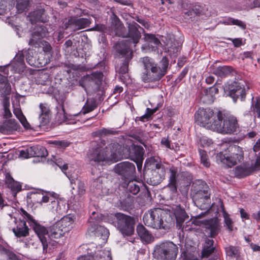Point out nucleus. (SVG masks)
<instances>
[{
  "instance_id": "nucleus-54",
  "label": "nucleus",
  "mask_w": 260,
  "mask_h": 260,
  "mask_svg": "<svg viewBox=\"0 0 260 260\" xmlns=\"http://www.w3.org/2000/svg\"><path fill=\"white\" fill-rule=\"evenodd\" d=\"M214 247H204L202 250V255L203 257H207L211 254L214 251Z\"/></svg>"
},
{
  "instance_id": "nucleus-16",
  "label": "nucleus",
  "mask_w": 260,
  "mask_h": 260,
  "mask_svg": "<svg viewBox=\"0 0 260 260\" xmlns=\"http://www.w3.org/2000/svg\"><path fill=\"white\" fill-rule=\"evenodd\" d=\"M146 164L147 165H150L151 166V168H155L156 170H154V173H159L158 177L155 176L156 178V181L154 184L159 183L165 177V170L163 166L158 160L157 159H155L154 157H151L149 159H147Z\"/></svg>"
},
{
  "instance_id": "nucleus-18",
  "label": "nucleus",
  "mask_w": 260,
  "mask_h": 260,
  "mask_svg": "<svg viewBox=\"0 0 260 260\" xmlns=\"http://www.w3.org/2000/svg\"><path fill=\"white\" fill-rule=\"evenodd\" d=\"M9 67L14 73H21L24 71L25 65L24 61V55L22 53L19 52L16 55L9 65Z\"/></svg>"
},
{
  "instance_id": "nucleus-32",
  "label": "nucleus",
  "mask_w": 260,
  "mask_h": 260,
  "mask_svg": "<svg viewBox=\"0 0 260 260\" xmlns=\"http://www.w3.org/2000/svg\"><path fill=\"white\" fill-rule=\"evenodd\" d=\"M137 232L141 239L149 242L152 240V236L149 231L142 224H139L137 227Z\"/></svg>"
},
{
  "instance_id": "nucleus-1",
  "label": "nucleus",
  "mask_w": 260,
  "mask_h": 260,
  "mask_svg": "<svg viewBox=\"0 0 260 260\" xmlns=\"http://www.w3.org/2000/svg\"><path fill=\"white\" fill-rule=\"evenodd\" d=\"M145 224L153 229L168 231L174 224L171 214L160 208L148 210L143 216Z\"/></svg>"
},
{
  "instance_id": "nucleus-11",
  "label": "nucleus",
  "mask_w": 260,
  "mask_h": 260,
  "mask_svg": "<svg viewBox=\"0 0 260 260\" xmlns=\"http://www.w3.org/2000/svg\"><path fill=\"white\" fill-rule=\"evenodd\" d=\"M154 253L161 260H175L178 247L172 242L162 243L155 247Z\"/></svg>"
},
{
  "instance_id": "nucleus-27",
  "label": "nucleus",
  "mask_w": 260,
  "mask_h": 260,
  "mask_svg": "<svg viewBox=\"0 0 260 260\" xmlns=\"http://www.w3.org/2000/svg\"><path fill=\"white\" fill-rule=\"evenodd\" d=\"M235 73L234 69L230 66H220L213 70V73L220 77H225Z\"/></svg>"
},
{
  "instance_id": "nucleus-33",
  "label": "nucleus",
  "mask_w": 260,
  "mask_h": 260,
  "mask_svg": "<svg viewBox=\"0 0 260 260\" xmlns=\"http://www.w3.org/2000/svg\"><path fill=\"white\" fill-rule=\"evenodd\" d=\"M40 108L41 111V114L39 117L40 121L42 124L45 125L49 122L50 110L46 104H40Z\"/></svg>"
},
{
  "instance_id": "nucleus-50",
  "label": "nucleus",
  "mask_w": 260,
  "mask_h": 260,
  "mask_svg": "<svg viewBox=\"0 0 260 260\" xmlns=\"http://www.w3.org/2000/svg\"><path fill=\"white\" fill-rule=\"evenodd\" d=\"M253 111L256 113L257 117H260V100L256 98L255 101H253L252 105Z\"/></svg>"
},
{
  "instance_id": "nucleus-29",
  "label": "nucleus",
  "mask_w": 260,
  "mask_h": 260,
  "mask_svg": "<svg viewBox=\"0 0 260 260\" xmlns=\"http://www.w3.org/2000/svg\"><path fill=\"white\" fill-rule=\"evenodd\" d=\"M44 11L43 9H40L37 10L29 14V20L31 23H34L37 21L44 22L46 21V19L44 18Z\"/></svg>"
},
{
  "instance_id": "nucleus-31",
  "label": "nucleus",
  "mask_w": 260,
  "mask_h": 260,
  "mask_svg": "<svg viewBox=\"0 0 260 260\" xmlns=\"http://www.w3.org/2000/svg\"><path fill=\"white\" fill-rule=\"evenodd\" d=\"M170 176L169 178V183L168 186L173 192L177 191V181L176 174L177 172V169L174 167H171L170 168Z\"/></svg>"
},
{
  "instance_id": "nucleus-2",
  "label": "nucleus",
  "mask_w": 260,
  "mask_h": 260,
  "mask_svg": "<svg viewBox=\"0 0 260 260\" xmlns=\"http://www.w3.org/2000/svg\"><path fill=\"white\" fill-rule=\"evenodd\" d=\"M105 144L100 145L88 154L89 162L95 165L107 159H116L122 156L123 147L117 143H113L104 147Z\"/></svg>"
},
{
  "instance_id": "nucleus-52",
  "label": "nucleus",
  "mask_w": 260,
  "mask_h": 260,
  "mask_svg": "<svg viewBox=\"0 0 260 260\" xmlns=\"http://www.w3.org/2000/svg\"><path fill=\"white\" fill-rule=\"evenodd\" d=\"M50 196L52 197V198H56L57 194L55 193L53 194L49 193L46 195H43L42 197L41 200L39 202V203L41 204L43 203H46L48 202L50 200H52L51 199H50Z\"/></svg>"
},
{
  "instance_id": "nucleus-40",
  "label": "nucleus",
  "mask_w": 260,
  "mask_h": 260,
  "mask_svg": "<svg viewBox=\"0 0 260 260\" xmlns=\"http://www.w3.org/2000/svg\"><path fill=\"white\" fill-rule=\"evenodd\" d=\"M31 0H16V7L19 13L26 11L29 7Z\"/></svg>"
},
{
  "instance_id": "nucleus-36",
  "label": "nucleus",
  "mask_w": 260,
  "mask_h": 260,
  "mask_svg": "<svg viewBox=\"0 0 260 260\" xmlns=\"http://www.w3.org/2000/svg\"><path fill=\"white\" fill-rule=\"evenodd\" d=\"M68 177L70 180L72 189H75V185L77 183L78 194L80 196L84 194L85 193V187L84 183L77 179H72L71 177Z\"/></svg>"
},
{
  "instance_id": "nucleus-24",
  "label": "nucleus",
  "mask_w": 260,
  "mask_h": 260,
  "mask_svg": "<svg viewBox=\"0 0 260 260\" xmlns=\"http://www.w3.org/2000/svg\"><path fill=\"white\" fill-rule=\"evenodd\" d=\"M103 78L102 73H95L91 76H88L84 79V82L85 84H89L91 86H95L96 88H98L102 83Z\"/></svg>"
},
{
  "instance_id": "nucleus-6",
  "label": "nucleus",
  "mask_w": 260,
  "mask_h": 260,
  "mask_svg": "<svg viewBox=\"0 0 260 260\" xmlns=\"http://www.w3.org/2000/svg\"><path fill=\"white\" fill-rule=\"evenodd\" d=\"M73 222V219L72 217L69 216H64L49 228L48 237L51 239L60 238L70 231V226Z\"/></svg>"
},
{
  "instance_id": "nucleus-60",
  "label": "nucleus",
  "mask_w": 260,
  "mask_h": 260,
  "mask_svg": "<svg viewBox=\"0 0 260 260\" xmlns=\"http://www.w3.org/2000/svg\"><path fill=\"white\" fill-rule=\"evenodd\" d=\"M209 92L211 94V99L209 101L207 102L208 104L212 103L213 101L212 94H215L218 92V89L216 86H214L209 88Z\"/></svg>"
},
{
  "instance_id": "nucleus-57",
  "label": "nucleus",
  "mask_w": 260,
  "mask_h": 260,
  "mask_svg": "<svg viewBox=\"0 0 260 260\" xmlns=\"http://www.w3.org/2000/svg\"><path fill=\"white\" fill-rule=\"evenodd\" d=\"M50 143L53 144L59 148H66L69 145V143L63 141H54L51 142Z\"/></svg>"
},
{
  "instance_id": "nucleus-22",
  "label": "nucleus",
  "mask_w": 260,
  "mask_h": 260,
  "mask_svg": "<svg viewBox=\"0 0 260 260\" xmlns=\"http://www.w3.org/2000/svg\"><path fill=\"white\" fill-rule=\"evenodd\" d=\"M78 260H112L111 253L109 250L100 251L95 256L87 255L80 257Z\"/></svg>"
},
{
  "instance_id": "nucleus-44",
  "label": "nucleus",
  "mask_w": 260,
  "mask_h": 260,
  "mask_svg": "<svg viewBox=\"0 0 260 260\" xmlns=\"http://www.w3.org/2000/svg\"><path fill=\"white\" fill-rule=\"evenodd\" d=\"M233 94V96H230L233 99L234 102H236L238 99H240L241 100H243L245 96V92L244 87L241 86V87L238 88L236 92H235Z\"/></svg>"
},
{
  "instance_id": "nucleus-19",
  "label": "nucleus",
  "mask_w": 260,
  "mask_h": 260,
  "mask_svg": "<svg viewBox=\"0 0 260 260\" xmlns=\"http://www.w3.org/2000/svg\"><path fill=\"white\" fill-rule=\"evenodd\" d=\"M16 226L12 230L17 237H26L29 234V228L24 220H19L15 222Z\"/></svg>"
},
{
  "instance_id": "nucleus-4",
  "label": "nucleus",
  "mask_w": 260,
  "mask_h": 260,
  "mask_svg": "<svg viewBox=\"0 0 260 260\" xmlns=\"http://www.w3.org/2000/svg\"><path fill=\"white\" fill-rule=\"evenodd\" d=\"M217 121L213 131L224 134H231L237 131L238 125L236 118L220 111L217 113Z\"/></svg>"
},
{
  "instance_id": "nucleus-25",
  "label": "nucleus",
  "mask_w": 260,
  "mask_h": 260,
  "mask_svg": "<svg viewBox=\"0 0 260 260\" xmlns=\"http://www.w3.org/2000/svg\"><path fill=\"white\" fill-rule=\"evenodd\" d=\"M11 86L7 77L0 74V97L10 94Z\"/></svg>"
},
{
  "instance_id": "nucleus-45",
  "label": "nucleus",
  "mask_w": 260,
  "mask_h": 260,
  "mask_svg": "<svg viewBox=\"0 0 260 260\" xmlns=\"http://www.w3.org/2000/svg\"><path fill=\"white\" fill-rule=\"evenodd\" d=\"M225 251L227 255L230 257H237L239 253L238 249L233 246L225 247Z\"/></svg>"
},
{
  "instance_id": "nucleus-20",
  "label": "nucleus",
  "mask_w": 260,
  "mask_h": 260,
  "mask_svg": "<svg viewBox=\"0 0 260 260\" xmlns=\"http://www.w3.org/2000/svg\"><path fill=\"white\" fill-rule=\"evenodd\" d=\"M19 125L15 120L5 121L0 125V133L4 134H8L17 131Z\"/></svg>"
},
{
  "instance_id": "nucleus-5",
  "label": "nucleus",
  "mask_w": 260,
  "mask_h": 260,
  "mask_svg": "<svg viewBox=\"0 0 260 260\" xmlns=\"http://www.w3.org/2000/svg\"><path fill=\"white\" fill-rule=\"evenodd\" d=\"M128 32H124V27L119 18L115 15H113V19L112 21V26L116 31V34L122 37H128L132 39L134 44L139 42L141 37L140 32L138 30L140 26L135 22L127 23Z\"/></svg>"
},
{
  "instance_id": "nucleus-34",
  "label": "nucleus",
  "mask_w": 260,
  "mask_h": 260,
  "mask_svg": "<svg viewBox=\"0 0 260 260\" xmlns=\"http://www.w3.org/2000/svg\"><path fill=\"white\" fill-rule=\"evenodd\" d=\"M145 39L147 42L148 46L151 47L152 50H155L161 45L159 40L152 34H145Z\"/></svg>"
},
{
  "instance_id": "nucleus-7",
  "label": "nucleus",
  "mask_w": 260,
  "mask_h": 260,
  "mask_svg": "<svg viewBox=\"0 0 260 260\" xmlns=\"http://www.w3.org/2000/svg\"><path fill=\"white\" fill-rule=\"evenodd\" d=\"M141 61L145 70L142 75V79L145 82H153L161 79L157 64L153 60L148 57L141 58Z\"/></svg>"
},
{
  "instance_id": "nucleus-21",
  "label": "nucleus",
  "mask_w": 260,
  "mask_h": 260,
  "mask_svg": "<svg viewBox=\"0 0 260 260\" xmlns=\"http://www.w3.org/2000/svg\"><path fill=\"white\" fill-rule=\"evenodd\" d=\"M173 210L176 218L177 226L179 229H181L183 223L188 218V216L186 214L184 209L182 208L180 206H175L173 208Z\"/></svg>"
},
{
  "instance_id": "nucleus-15",
  "label": "nucleus",
  "mask_w": 260,
  "mask_h": 260,
  "mask_svg": "<svg viewBox=\"0 0 260 260\" xmlns=\"http://www.w3.org/2000/svg\"><path fill=\"white\" fill-rule=\"evenodd\" d=\"M90 23V21L87 18H71L64 23L63 27L64 29L70 28L73 31H76L88 27Z\"/></svg>"
},
{
  "instance_id": "nucleus-62",
  "label": "nucleus",
  "mask_w": 260,
  "mask_h": 260,
  "mask_svg": "<svg viewBox=\"0 0 260 260\" xmlns=\"http://www.w3.org/2000/svg\"><path fill=\"white\" fill-rule=\"evenodd\" d=\"M29 53H28V55L26 57V60L29 64H30L31 66H37V64L35 61V58L34 57H30L29 56Z\"/></svg>"
},
{
  "instance_id": "nucleus-49",
  "label": "nucleus",
  "mask_w": 260,
  "mask_h": 260,
  "mask_svg": "<svg viewBox=\"0 0 260 260\" xmlns=\"http://www.w3.org/2000/svg\"><path fill=\"white\" fill-rule=\"evenodd\" d=\"M199 152H200L201 162L206 167H209L210 166V162L208 160L206 152L205 151L202 150H200Z\"/></svg>"
},
{
  "instance_id": "nucleus-14",
  "label": "nucleus",
  "mask_w": 260,
  "mask_h": 260,
  "mask_svg": "<svg viewBox=\"0 0 260 260\" xmlns=\"http://www.w3.org/2000/svg\"><path fill=\"white\" fill-rule=\"evenodd\" d=\"M47 34V30L44 25H37L31 34L29 44L36 47L40 46V44L42 43V39L46 37Z\"/></svg>"
},
{
  "instance_id": "nucleus-43",
  "label": "nucleus",
  "mask_w": 260,
  "mask_h": 260,
  "mask_svg": "<svg viewBox=\"0 0 260 260\" xmlns=\"http://www.w3.org/2000/svg\"><path fill=\"white\" fill-rule=\"evenodd\" d=\"M138 182L134 180L129 181L127 184V189L134 194H137L140 191V187Z\"/></svg>"
},
{
  "instance_id": "nucleus-56",
  "label": "nucleus",
  "mask_w": 260,
  "mask_h": 260,
  "mask_svg": "<svg viewBox=\"0 0 260 260\" xmlns=\"http://www.w3.org/2000/svg\"><path fill=\"white\" fill-rule=\"evenodd\" d=\"M229 21L230 22L229 23H231L232 24L238 25L243 29L245 28V24L239 20L230 18Z\"/></svg>"
},
{
  "instance_id": "nucleus-42",
  "label": "nucleus",
  "mask_w": 260,
  "mask_h": 260,
  "mask_svg": "<svg viewBox=\"0 0 260 260\" xmlns=\"http://www.w3.org/2000/svg\"><path fill=\"white\" fill-rule=\"evenodd\" d=\"M168 64V59L166 57H163L160 62V67L158 68L159 74H161V78L166 74Z\"/></svg>"
},
{
  "instance_id": "nucleus-47",
  "label": "nucleus",
  "mask_w": 260,
  "mask_h": 260,
  "mask_svg": "<svg viewBox=\"0 0 260 260\" xmlns=\"http://www.w3.org/2000/svg\"><path fill=\"white\" fill-rule=\"evenodd\" d=\"M3 107L4 110V117L5 118H8L12 116V113L9 109L10 103L8 100H5L3 102Z\"/></svg>"
},
{
  "instance_id": "nucleus-55",
  "label": "nucleus",
  "mask_w": 260,
  "mask_h": 260,
  "mask_svg": "<svg viewBox=\"0 0 260 260\" xmlns=\"http://www.w3.org/2000/svg\"><path fill=\"white\" fill-rule=\"evenodd\" d=\"M8 187L10 188L12 191L15 192L19 191L21 189V186L18 182L15 181L12 182V183Z\"/></svg>"
},
{
  "instance_id": "nucleus-35",
  "label": "nucleus",
  "mask_w": 260,
  "mask_h": 260,
  "mask_svg": "<svg viewBox=\"0 0 260 260\" xmlns=\"http://www.w3.org/2000/svg\"><path fill=\"white\" fill-rule=\"evenodd\" d=\"M206 9L200 5H195L191 10L187 12L185 14L192 18L195 16H200L205 14Z\"/></svg>"
},
{
  "instance_id": "nucleus-59",
  "label": "nucleus",
  "mask_w": 260,
  "mask_h": 260,
  "mask_svg": "<svg viewBox=\"0 0 260 260\" xmlns=\"http://www.w3.org/2000/svg\"><path fill=\"white\" fill-rule=\"evenodd\" d=\"M224 222L228 229L232 231V221L229 216V215L226 213L224 214Z\"/></svg>"
},
{
  "instance_id": "nucleus-48",
  "label": "nucleus",
  "mask_w": 260,
  "mask_h": 260,
  "mask_svg": "<svg viewBox=\"0 0 260 260\" xmlns=\"http://www.w3.org/2000/svg\"><path fill=\"white\" fill-rule=\"evenodd\" d=\"M158 109V107H156L155 108L152 109H150V108H147L146 113L144 115H143L142 116H141L140 117V120L143 121H145V119H146L147 120H148V119L151 117V116L153 113H154L155 112H156L157 111Z\"/></svg>"
},
{
  "instance_id": "nucleus-38",
  "label": "nucleus",
  "mask_w": 260,
  "mask_h": 260,
  "mask_svg": "<svg viewBox=\"0 0 260 260\" xmlns=\"http://www.w3.org/2000/svg\"><path fill=\"white\" fill-rule=\"evenodd\" d=\"M118 134V132L113 128H103L92 133L93 136L105 137L109 135H115Z\"/></svg>"
},
{
  "instance_id": "nucleus-39",
  "label": "nucleus",
  "mask_w": 260,
  "mask_h": 260,
  "mask_svg": "<svg viewBox=\"0 0 260 260\" xmlns=\"http://www.w3.org/2000/svg\"><path fill=\"white\" fill-rule=\"evenodd\" d=\"M96 107V102L94 99H88L83 107L82 113L83 114H85L87 113L92 111Z\"/></svg>"
},
{
  "instance_id": "nucleus-13",
  "label": "nucleus",
  "mask_w": 260,
  "mask_h": 260,
  "mask_svg": "<svg viewBox=\"0 0 260 260\" xmlns=\"http://www.w3.org/2000/svg\"><path fill=\"white\" fill-rule=\"evenodd\" d=\"M115 172L125 179L133 178L136 173L135 165L129 161L117 164L114 168Z\"/></svg>"
},
{
  "instance_id": "nucleus-64",
  "label": "nucleus",
  "mask_w": 260,
  "mask_h": 260,
  "mask_svg": "<svg viewBox=\"0 0 260 260\" xmlns=\"http://www.w3.org/2000/svg\"><path fill=\"white\" fill-rule=\"evenodd\" d=\"M15 180L11 176V175L9 174H7L6 175V183L8 186L10 184L12 183V182H14Z\"/></svg>"
},
{
  "instance_id": "nucleus-41",
  "label": "nucleus",
  "mask_w": 260,
  "mask_h": 260,
  "mask_svg": "<svg viewBox=\"0 0 260 260\" xmlns=\"http://www.w3.org/2000/svg\"><path fill=\"white\" fill-rule=\"evenodd\" d=\"M210 197V193L209 192V190H207L206 192L201 191V192L193 193L194 200L199 203L204 202L206 200L209 199Z\"/></svg>"
},
{
  "instance_id": "nucleus-9",
  "label": "nucleus",
  "mask_w": 260,
  "mask_h": 260,
  "mask_svg": "<svg viewBox=\"0 0 260 260\" xmlns=\"http://www.w3.org/2000/svg\"><path fill=\"white\" fill-rule=\"evenodd\" d=\"M229 149L230 155L220 153L217 155V160L228 167H231L243 159L244 154L242 148L238 145L230 146Z\"/></svg>"
},
{
  "instance_id": "nucleus-37",
  "label": "nucleus",
  "mask_w": 260,
  "mask_h": 260,
  "mask_svg": "<svg viewBox=\"0 0 260 260\" xmlns=\"http://www.w3.org/2000/svg\"><path fill=\"white\" fill-rule=\"evenodd\" d=\"M13 113L25 128H28L30 127V125L27 122L25 117L23 114L20 108H14Z\"/></svg>"
},
{
  "instance_id": "nucleus-17",
  "label": "nucleus",
  "mask_w": 260,
  "mask_h": 260,
  "mask_svg": "<svg viewBox=\"0 0 260 260\" xmlns=\"http://www.w3.org/2000/svg\"><path fill=\"white\" fill-rule=\"evenodd\" d=\"M205 232L208 237L214 238L220 232V228L218 220L213 218L206 221L205 224Z\"/></svg>"
},
{
  "instance_id": "nucleus-10",
  "label": "nucleus",
  "mask_w": 260,
  "mask_h": 260,
  "mask_svg": "<svg viewBox=\"0 0 260 260\" xmlns=\"http://www.w3.org/2000/svg\"><path fill=\"white\" fill-rule=\"evenodd\" d=\"M21 213L27 219L29 225L33 228L34 231L38 235L43 246V252H47L48 243H50V242H47L46 237L47 235H48V230H46L44 226L38 223L33 218L32 216L24 209H21Z\"/></svg>"
},
{
  "instance_id": "nucleus-30",
  "label": "nucleus",
  "mask_w": 260,
  "mask_h": 260,
  "mask_svg": "<svg viewBox=\"0 0 260 260\" xmlns=\"http://www.w3.org/2000/svg\"><path fill=\"white\" fill-rule=\"evenodd\" d=\"M209 187L206 183L202 180L194 181L192 185L191 191L193 193L201 192V191H207L209 190Z\"/></svg>"
},
{
  "instance_id": "nucleus-28",
  "label": "nucleus",
  "mask_w": 260,
  "mask_h": 260,
  "mask_svg": "<svg viewBox=\"0 0 260 260\" xmlns=\"http://www.w3.org/2000/svg\"><path fill=\"white\" fill-rule=\"evenodd\" d=\"M26 153L31 157H43L47 153L45 148L41 146H32L26 149Z\"/></svg>"
},
{
  "instance_id": "nucleus-3",
  "label": "nucleus",
  "mask_w": 260,
  "mask_h": 260,
  "mask_svg": "<svg viewBox=\"0 0 260 260\" xmlns=\"http://www.w3.org/2000/svg\"><path fill=\"white\" fill-rule=\"evenodd\" d=\"M108 221L116 227L123 236H131L134 233L135 221L131 216L116 213L109 216Z\"/></svg>"
},
{
  "instance_id": "nucleus-51",
  "label": "nucleus",
  "mask_w": 260,
  "mask_h": 260,
  "mask_svg": "<svg viewBox=\"0 0 260 260\" xmlns=\"http://www.w3.org/2000/svg\"><path fill=\"white\" fill-rule=\"evenodd\" d=\"M3 260H19L16 254L12 252L5 250Z\"/></svg>"
},
{
  "instance_id": "nucleus-53",
  "label": "nucleus",
  "mask_w": 260,
  "mask_h": 260,
  "mask_svg": "<svg viewBox=\"0 0 260 260\" xmlns=\"http://www.w3.org/2000/svg\"><path fill=\"white\" fill-rule=\"evenodd\" d=\"M199 143L203 147L209 146L212 143V140L205 136H203L200 139Z\"/></svg>"
},
{
  "instance_id": "nucleus-12",
  "label": "nucleus",
  "mask_w": 260,
  "mask_h": 260,
  "mask_svg": "<svg viewBox=\"0 0 260 260\" xmlns=\"http://www.w3.org/2000/svg\"><path fill=\"white\" fill-rule=\"evenodd\" d=\"M260 170V155L254 162L251 165L244 164L235 168V174L238 178L244 177L254 171Z\"/></svg>"
},
{
  "instance_id": "nucleus-8",
  "label": "nucleus",
  "mask_w": 260,
  "mask_h": 260,
  "mask_svg": "<svg viewBox=\"0 0 260 260\" xmlns=\"http://www.w3.org/2000/svg\"><path fill=\"white\" fill-rule=\"evenodd\" d=\"M217 113L210 108L199 109L195 115L197 122L201 126L214 131L217 121Z\"/></svg>"
},
{
  "instance_id": "nucleus-58",
  "label": "nucleus",
  "mask_w": 260,
  "mask_h": 260,
  "mask_svg": "<svg viewBox=\"0 0 260 260\" xmlns=\"http://www.w3.org/2000/svg\"><path fill=\"white\" fill-rule=\"evenodd\" d=\"M58 206L59 202L56 198H54L53 200L51 201V204H49V208H51L53 211H57Z\"/></svg>"
},
{
  "instance_id": "nucleus-63",
  "label": "nucleus",
  "mask_w": 260,
  "mask_h": 260,
  "mask_svg": "<svg viewBox=\"0 0 260 260\" xmlns=\"http://www.w3.org/2000/svg\"><path fill=\"white\" fill-rule=\"evenodd\" d=\"M229 40H231L234 46L236 47H240L242 44V39L240 38H236V39H229Z\"/></svg>"
},
{
  "instance_id": "nucleus-26",
  "label": "nucleus",
  "mask_w": 260,
  "mask_h": 260,
  "mask_svg": "<svg viewBox=\"0 0 260 260\" xmlns=\"http://www.w3.org/2000/svg\"><path fill=\"white\" fill-rule=\"evenodd\" d=\"M115 49L122 56H125L126 59L132 57V52L129 50V46L125 43L121 42L115 45Z\"/></svg>"
},
{
  "instance_id": "nucleus-23",
  "label": "nucleus",
  "mask_w": 260,
  "mask_h": 260,
  "mask_svg": "<svg viewBox=\"0 0 260 260\" xmlns=\"http://www.w3.org/2000/svg\"><path fill=\"white\" fill-rule=\"evenodd\" d=\"M144 150L141 146L132 145L129 148V155L134 161H142L143 159Z\"/></svg>"
},
{
  "instance_id": "nucleus-46",
  "label": "nucleus",
  "mask_w": 260,
  "mask_h": 260,
  "mask_svg": "<svg viewBox=\"0 0 260 260\" xmlns=\"http://www.w3.org/2000/svg\"><path fill=\"white\" fill-rule=\"evenodd\" d=\"M242 85L241 84L237 82H234L231 84L229 85L228 90H229V94L230 96H233L235 92L238 90V88L241 87Z\"/></svg>"
},
{
  "instance_id": "nucleus-61",
  "label": "nucleus",
  "mask_w": 260,
  "mask_h": 260,
  "mask_svg": "<svg viewBox=\"0 0 260 260\" xmlns=\"http://www.w3.org/2000/svg\"><path fill=\"white\" fill-rule=\"evenodd\" d=\"M128 71V64L125 61L119 69V72L121 74H125Z\"/></svg>"
}]
</instances>
